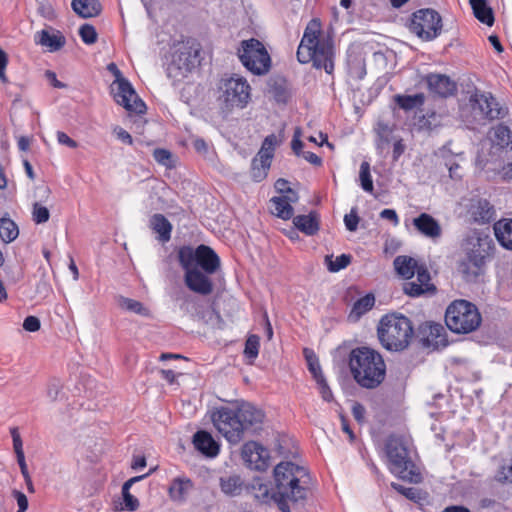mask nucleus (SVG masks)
Returning <instances> with one entry per match:
<instances>
[{"label":"nucleus","mask_w":512,"mask_h":512,"mask_svg":"<svg viewBox=\"0 0 512 512\" xmlns=\"http://www.w3.org/2000/svg\"><path fill=\"white\" fill-rule=\"evenodd\" d=\"M311 484L312 479L307 468L291 461H282L273 469L271 485L260 484L256 496L263 502L273 501L282 512H290L289 503L305 500Z\"/></svg>","instance_id":"obj_1"},{"label":"nucleus","mask_w":512,"mask_h":512,"mask_svg":"<svg viewBox=\"0 0 512 512\" xmlns=\"http://www.w3.org/2000/svg\"><path fill=\"white\" fill-rule=\"evenodd\" d=\"M296 57L299 63L312 62L317 69H324L332 74L334 70V40L325 35L319 18L311 19L304 29L303 36L297 48Z\"/></svg>","instance_id":"obj_2"},{"label":"nucleus","mask_w":512,"mask_h":512,"mask_svg":"<svg viewBox=\"0 0 512 512\" xmlns=\"http://www.w3.org/2000/svg\"><path fill=\"white\" fill-rule=\"evenodd\" d=\"M348 366L354 381L361 388L376 389L386 379L387 366L384 357L373 348L360 346L352 349L348 357Z\"/></svg>","instance_id":"obj_3"},{"label":"nucleus","mask_w":512,"mask_h":512,"mask_svg":"<svg viewBox=\"0 0 512 512\" xmlns=\"http://www.w3.org/2000/svg\"><path fill=\"white\" fill-rule=\"evenodd\" d=\"M414 335L411 320L401 313H388L381 317L377 336L380 344L388 351L405 350Z\"/></svg>","instance_id":"obj_4"},{"label":"nucleus","mask_w":512,"mask_h":512,"mask_svg":"<svg viewBox=\"0 0 512 512\" xmlns=\"http://www.w3.org/2000/svg\"><path fill=\"white\" fill-rule=\"evenodd\" d=\"M252 98V88L243 76L233 74L221 78L216 86V101L224 113L244 109Z\"/></svg>","instance_id":"obj_5"},{"label":"nucleus","mask_w":512,"mask_h":512,"mask_svg":"<svg viewBox=\"0 0 512 512\" xmlns=\"http://www.w3.org/2000/svg\"><path fill=\"white\" fill-rule=\"evenodd\" d=\"M389 471L410 483L422 482V475L410 457L406 441L399 436H390L385 443Z\"/></svg>","instance_id":"obj_6"},{"label":"nucleus","mask_w":512,"mask_h":512,"mask_svg":"<svg viewBox=\"0 0 512 512\" xmlns=\"http://www.w3.org/2000/svg\"><path fill=\"white\" fill-rule=\"evenodd\" d=\"M445 323L447 328L455 334H469L480 327L482 316L474 303L465 299H456L446 308Z\"/></svg>","instance_id":"obj_7"},{"label":"nucleus","mask_w":512,"mask_h":512,"mask_svg":"<svg viewBox=\"0 0 512 512\" xmlns=\"http://www.w3.org/2000/svg\"><path fill=\"white\" fill-rule=\"evenodd\" d=\"M237 55L242 65L254 75H265L271 68V57L264 44L258 39L243 40Z\"/></svg>","instance_id":"obj_8"},{"label":"nucleus","mask_w":512,"mask_h":512,"mask_svg":"<svg viewBox=\"0 0 512 512\" xmlns=\"http://www.w3.org/2000/svg\"><path fill=\"white\" fill-rule=\"evenodd\" d=\"M177 258L182 268L199 266L206 274H214L220 268V258L209 246L201 244L196 249L189 245L181 246Z\"/></svg>","instance_id":"obj_9"},{"label":"nucleus","mask_w":512,"mask_h":512,"mask_svg":"<svg viewBox=\"0 0 512 512\" xmlns=\"http://www.w3.org/2000/svg\"><path fill=\"white\" fill-rule=\"evenodd\" d=\"M107 70L115 77V81L111 85L115 102L129 112L143 114L146 110L145 103L138 97L130 82L122 76L117 65L114 62L109 63Z\"/></svg>","instance_id":"obj_10"},{"label":"nucleus","mask_w":512,"mask_h":512,"mask_svg":"<svg viewBox=\"0 0 512 512\" xmlns=\"http://www.w3.org/2000/svg\"><path fill=\"white\" fill-rule=\"evenodd\" d=\"M471 245L472 248L466 252L464 258L459 262L458 271L464 281L474 283L484 274L488 252L483 247L484 244L480 238H477Z\"/></svg>","instance_id":"obj_11"},{"label":"nucleus","mask_w":512,"mask_h":512,"mask_svg":"<svg viewBox=\"0 0 512 512\" xmlns=\"http://www.w3.org/2000/svg\"><path fill=\"white\" fill-rule=\"evenodd\" d=\"M409 28L422 40L431 41L441 33L442 18L433 9H420L412 14Z\"/></svg>","instance_id":"obj_12"},{"label":"nucleus","mask_w":512,"mask_h":512,"mask_svg":"<svg viewBox=\"0 0 512 512\" xmlns=\"http://www.w3.org/2000/svg\"><path fill=\"white\" fill-rule=\"evenodd\" d=\"M469 103L479 123L503 119L507 114V109L491 93L475 92L471 94Z\"/></svg>","instance_id":"obj_13"},{"label":"nucleus","mask_w":512,"mask_h":512,"mask_svg":"<svg viewBox=\"0 0 512 512\" xmlns=\"http://www.w3.org/2000/svg\"><path fill=\"white\" fill-rule=\"evenodd\" d=\"M212 421L219 433L230 443H238L242 439V424L238 420L235 409L230 407L217 408L212 413Z\"/></svg>","instance_id":"obj_14"},{"label":"nucleus","mask_w":512,"mask_h":512,"mask_svg":"<svg viewBox=\"0 0 512 512\" xmlns=\"http://www.w3.org/2000/svg\"><path fill=\"white\" fill-rule=\"evenodd\" d=\"M242 458L249 468L265 471L269 466L270 453L258 442L249 441L243 445Z\"/></svg>","instance_id":"obj_15"},{"label":"nucleus","mask_w":512,"mask_h":512,"mask_svg":"<svg viewBox=\"0 0 512 512\" xmlns=\"http://www.w3.org/2000/svg\"><path fill=\"white\" fill-rule=\"evenodd\" d=\"M436 286L431 282L430 273L425 265L420 266L415 281H408L403 284V291L410 297H420L424 294H434Z\"/></svg>","instance_id":"obj_16"},{"label":"nucleus","mask_w":512,"mask_h":512,"mask_svg":"<svg viewBox=\"0 0 512 512\" xmlns=\"http://www.w3.org/2000/svg\"><path fill=\"white\" fill-rule=\"evenodd\" d=\"M185 272V285L193 292L201 295H209L213 291V283L204 271L197 267L182 268Z\"/></svg>","instance_id":"obj_17"},{"label":"nucleus","mask_w":512,"mask_h":512,"mask_svg":"<svg viewBox=\"0 0 512 512\" xmlns=\"http://www.w3.org/2000/svg\"><path fill=\"white\" fill-rule=\"evenodd\" d=\"M419 335L423 343L434 348L445 347L448 344L445 328L435 322H424L419 326Z\"/></svg>","instance_id":"obj_18"},{"label":"nucleus","mask_w":512,"mask_h":512,"mask_svg":"<svg viewBox=\"0 0 512 512\" xmlns=\"http://www.w3.org/2000/svg\"><path fill=\"white\" fill-rule=\"evenodd\" d=\"M238 420L242 424V434L246 430H256L260 427L264 419L262 410L249 403H242L236 409Z\"/></svg>","instance_id":"obj_19"},{"label":"nucleus","mask_w":512,"mask_h":512,"mask_svg":"<svg viewBox=\"0 0 512 512\" xmlns=\"http://www.w3.org/2000/svg\"><path fill=\"white\" fill-rule=\"evenodd\" d=\"M413 226L423 236L436 240L442 235V227L440 223L430 214L421 213L413 219Z\"/></svg>","instance_id":"obj_20"},{"label":"nucleus","mask_w":512,"mask_h":512,"mask_svg":"<svg viewBox=\"0 0 512 512\" xmlns=\"http://www.w3.org/2000/svg\"><path fill=\"white\" fill-rule=\"evenodd\" d=\"M193 445L197 451L208 458H214L220 452L219 443L205 430H199L193 435Z\"/></svg>","instance_id":"obj_21"},{"label":"nucleus","mask_w":512,"mask_h":512,"mask_svg":"<svg viewBox=\"0 0 512 512\" xmlns=\"http://www.w3.org/2000/svg\"><path fill=\"white\" fill-rule=\"evenodd\" d=\"M430 92L448 97L456 92V84L446 75L430 74L426 78Z\"/></svg>","instance_id":"obj_22"},{"label":"nucleus","mask_w":512,"mask_h":512,"mask_svg":"<svg viewBox=\"0 0 512 512\" xmlns=\"http://www.w3.org/2000/svg\"><path fill=\"white\" fill-rule=\"evenodd\" d=\"M36 44L48 48L50 52L59 51L66 43V39L60 31L50 33L48 30L38 31L34 36Z\"/></svg>","instance_id":"obj_23"},{"label":"nucleus","mask_w":512,"mask_h":512,"mask_svg":"<svg viewBox=\"0 0 512 512\" xmlns=\"http://www.w3.org/2000/svg\"><path fill=\"white\" fill-rule=\"evenodd\" d=\"M149 227L157 234V239L160 242L167 243L170 241L173 226L163 214L156 213L152 215L149 220Z\"/></svg>","instance_id":"obj_24"},{"label":"nucleus","mask_w":512,"mask_h":512,"mask_svg":"<svg viewBox=\"0 0 512 512\" xmlns=\"http://www.w3.org/2000/svg\"><path fill=\"white\" fill-rule=\"evenodd\" d=\"M293 224L302 233L313 236L320 229L319 215L316 212H310L308 215H297L293 218Z\"/></svg>","instance_id":"obj_25"},{"label":"nucleus","mask_w":512,"mask_h":512,"mask_svg":"<svg viewBox=\"0 0 512 512\" xmlns=\"http://www.w3.org/2000/svg\"><path fill=\"white\" fill-rule=\"evenodd\" d=\"M149 475H150V472H148L144 475L132 477V478L128 479L126 482H124V484L122 485V490H121L123 502L121 503L120 510H126V511L138 510V508L140 506L139 500L130 493V488L132 487V485L134 483L146 478Z\"/></svg>","instance_id":"obj_26"},{"label":"nucleus","mask_w":512,"mask_h":512,"mask_svg":"<svg viewBox=\"0 0 512 512\" xmlns=\"http://www.w3.org/2000/svg\"><path fill=\"white\" fill-rule=\"evenodd\" d=\"M71 6L81 18L96 17L102 11V5L98 0H73Z\"/></svg>","instance_id":"obj_27"},{"label":"nucleus","mask_w":512,"mask_h":512,"mask_svg":"<svg viewBox=\"0 0 512 512\" xmlns=\"http://www.w3.org/2000/svg\"><path fill=\"white\" fill-rule=\"evenodd\" d=\"M393 264L397 273L407 280L417 274V271L420 268V265L414 258L406 255L397 256L394 259ZM422 265L423 264H421V266Z\"/></svg>","instance_id":"obj_28"},{"label":"nucleus","mask_w":512,"mask_h":512,"mask_svg":"<svg viewBox=\"0 0 512 512\" xmlns=\"http://www.w3.org/2000/svg\"><path fill=\"white\" fill-rule=\"evenodd\" d=\"M272 213L283 220H289L292 218L294 209L292 207V201L290 197H272L270 199Z\"/></svg>","instance_id":"obj_29"},{"label":"nucleus","mask_w":512,"mask_h":512,"mask_svg":"<svg viewBox=\"0 0 512 512\" xmlns=\"http://www.w3.org/2000/svg\"><path fill=\"white\" fill-rule=\"evenodd\" d=\"M494 232L499 243L512 250V219H503L494 224Z\"/></svg>","instance_id":"obj_30"},{"label":"nucleus","mask_w":512,"mask_h":512,"mask_svg":"<svg viewBox=\"0 0 512 512\" xmlns=\"http://www.w3.org/2000/svg\"><path fill=\"white\" fill-rule=\"evenodd\" d=\"M375 305V297L372 293L359 298L352 306L349 319L358 321L364 314L370 311Z\"/></svg>","instance_id":"obj_31"},{"label":"nucleus","mask_w":512,"mask_h":512,"mask_svg":"<svg viewBox=\"0 0 512 512\" xmlns=\"http://www.w3.org/2000/svg\"><path fill=\"white\" fill-rule=\"evenodd\" d=\"M470 5L477 20L487 26H492L494 24L493 11L488 6L486 0H470Z\"/></svg>","instance_id":"obj_32"},{"label":"nucleus","mask_w":512,"mask_h":512,"mask_svg":"<svg viewBox=\"0 0 512 512\" xmlns=\"http://www.w3.org/2000/svg\"><path fill=\"white\" fill-rule=\"evenodd\" d=\"M395 103L404 111H411L416 108H421L425 103V96L423 93L415 95H402L397 94L394 96Z\"/></svg>","instance_id":"obj_33"},{"label":"nucleus","mask_w":512,"mask_h":512,"mask_svg":"<svg viewBox=\"0 0 512 512\" xmlns=\"http://www.w3.org/2000/svg\"><path fill=\"white\" fill-rule=\"evenodd\" d=\"M220 487L226 495H239L243 489V480L237 474L226 475L220 478Z\"/></svg>","instance_id":"obj_34"},{"label":"nucleus","mask_w":512,"mask_h":512,"mask_svg":"<svg viewBox=\"0 0 512 512\" xmlns=\"http://www.w3.org/2000/svg\"><path fill=\"white\" fill-rule=\"evenodd\" d=\"M492 142L500 149H512L511 130L508 126L499 124L492 131Z\"/></svg>","instance_id":"obj_35"},{"label":"nucleus","mask_w":512,"mask_h":512,"mask_svg":"<svg viewBox=\"0 0 512 512\" xmlns=\"http://www.w3.org/2000/svg\"><path fill=\"white\" fill-rule=\"evenodd\" d=\"M494 208L487 200L478 201L477 205L472 210L473 218L478 223H489L494 218Z\"/></svg>","instance_id":"obj_36"},{"label":"nucleus","mask_w":512,"mask_h":512,"mask_svg":"<svg viewBox=\"0 0 512 512\" xmlns=\"http://www.w3.org/2000/svg\"><path fill=\"white\" fill-rule=\"evenodd\" d=\"M19 235L17 224L10 218H0V239L8 244L13 242Z\"/></svg>","instance_id":"obj_37"},{"label":"nucleus","mask_w":512,"mask_h":512,"mask_svg":"<svg viewBox=\"0 0 512 512\" xmlns=\"http://www.w3.org/2000/svg\"><path fill=\"white\" fill-rule=\"evenodd\" d=\"M280 142L281 141L278 139V137L275 134H270V135L266 136L264 138L261 148L258 151L256 156L263 159L264 162H266V161L272 162L276 147L280 144Z\"/></svg>","instance_id":"obj_38"},{"label":"nucleus","mask_w":512,"mask_h":512,"mask_svg":"<svg viewBox=\"0 0 512 512\" xmlns=\"http://www.w3.org/2000/svg\"><path fill=\"white\" fill-rule=\"evenodd\" d=\"M191 487L192 482L190 479L176 478L169 487V495L173 500H182Z\"/></svg>","instance_id":"obj_39"},{"label":"nucleus","mask_w":512,"mask_h":512,"mask_svg":"<svg viewBox=\"0 0 512 512\" xmlns=\"http://www.w3.org/2000/svg\"><path fill=\"white\" fill-rule=\"evenodd\" d=\"M270 166V161L264 162L263 159L259 158L258 156H255L251 163V177L253 181L261 182L262 180H264L268 175Z\"/></svg>","instance_id":"obj_40"},{"label":"nucleus","mask_w":512,"mask_h":512,"mask_svg":"<svg viewBox=\"0 0 512 512\" xmlns=\"http://www.w3.org/2000/svg\"><path fill=\"white\" fill-rule=\"evenodd\" d=\"M270 166V161L264 162L263 159L259 158L258 156H255L251 163V177L253 181L261 182L262 180H264L268 175Z\"/></svg>","instance_id":"obj_41"},{"label":"nucleus","mask_w":512,"mask_h":512,"mask_svg":"<svg viewBox=\"0 0 512 512\" xmlns=\"http://www.w3.org/2000/svg\"><path fill=\"white\" fill-rule=\"evenodd\" d=\"M391 487L397 491L399 494L403 495L407 499L419 503L423 499H425V493L422 492V490L413 488V487H404L401 484H398L396 482L391 483Z\"/></svg>","instance_id":"obj_42"},{"label":"nucleus","mask_w":512,"mask_h":512,"mask_svg":"<svg viewBox=\"0 0 512 512\" xmlns=\"http://www.w3.org/2000/svg\"><path fill=\"white\" fill-rule=\"evenodd\" d=\"M351 262V256L348 254H341L337 256L335 260H333L332 255H327L325 257V263L327 264V268L330 272H338L344 268H346Z\"/></svg>","instance_id":"obj_43"},{"label":"nucleus","mask_w":512,"mask_h":512,"mask_svg":"<svg viewBox=\"0 0 512 512\" xmlns=\"http://www.w3.org/2000/svg\"><path fill=\"white\" fill-rule=\"evenodd\" d=\"M359 179L362 189L371 193L374 189V186L370 171V164L367 161H363L360 165Z\"/></svg>","instance_id":"obj_44"},{"label":"nucleus","mask_w":512,"mask_h":512,"mask_svg":"<svg viewBox=\"0 0 512 512\" xmlns=\"http://www.w3.org/2000/svg\"><path fill=\"white\" fill-rule=\"evenodd\" d=\"M394 128L386 123H379L376 129L378 143L377 146L379 148H383L385 145H388L393 138Z\"/></svg>","instance_id":"obj_45"},{"label":"nucleus","mask_w":512,"mask_h":512,"mask_svg":"<svg viewBox=\"0 0 512 512\" xmlns=\"http://www.w3.org/2000/svg\"><path fill=\"white\" fill-rule=\"evenodd\" d=\"M79 36L81 40L87 45H92L96 43L98 39V33L95 27L88 23H85L80 26Z\"/></svg>","instance_id":"obj_46"},{"label":"nucleus","mask_w":512,"mask_h":512,"mask_svg":"<svg viewBox=\"0 0 512 512\" xmlns=\"http://www.w3.org/2000/svg\"><path fill=\"white\" fill-rule=\"evenodd\" d=\"M260 338L257 335H250L244 348V355L249 359H255L259 354Z\"/></svg>","instance_id":"obj_47"},{"label":"nucleus","mask_w":512,"mask_h":512,"mask_svg":"<svg viewBox=\"0 0 512 512\" xmlns=\"http://www.w3.org/2000/svg\"><path fill=\"white\" fill-rule=\"evenodd\" d=\"M275 189L282 194L283 197H290L292 202H297L299 199L297 192L289 186V182L285 179H278L275 182Z\"/></svg>","instance_id":"obj_48"},{"label":"nucleus","mask_w":512,"mask_h":512,"mask_svg":"<svg viewBox=\"0 0 512 512\" xmlns=\"http://www.w3.org/2000/svg\"><path fill=\"white\" fill-rule=\"evenodd\" d=\"M153 157L157 163L160 165H163L167 168H172L173 162H172V153L164 148H156L153 151Z\"/></svg>","instance_id":"obj_49"},{"label":"nucleus","mask_w":512,"mask_h":512,"mask_svg":"<svg viewBox=\"0 0 512 512\" xmlns=\"http://www.w3.org/2000/svg\"><path fill=\"white\" fill-rule=\"evenodd\" d=\"M50 218V212L48 208L42 206L39 203H34L32 209V219L36 224L46 223Z\"/></svg>","instance_id":"obj_50"},{"label":"nucleus","mask_w":512,"mask_h":512,"mask_svg":"<svg viewBox=\"0 0 512 512\" xmlns=\"http://www.w3.org/2000/svg\"><path fill=\"white\" fill-rule=\"evenodd\" d=\"M123 307L128 311L134 312L138 315L149 316V309L143 306V304L137 300L125 298L123 300Z\"/></svg>","instance_id":"obj_51"},{"label":"nucleus","mask_w":512,"mask_h":512,"mask_svg":"<svg viewBox=\"0 0 512 512\" xmlns=\"http://www.w3.org/2000/svg\"><path fill=\"white\" fill-rule=\"evenodd\" d=\"M10 434L13 441V449L16 457L25 456L23 451V441L17 427L10 428Z\"/></svg>","instance_id":"obj_52"},{"label":"nucleus","mask_w":512,"mask_h":512,"mask_svg":"<svg viewBox=\"0 0 512 512\" xmlns=\"http://www.w3.org/2000/svg\"><path fill=\"white\" fill-rule=\"evenodd\" d=\"M317 382L319 392L321 394V397L326 402H332L334 397L333 393L327 384V381L325 378H320Z\"/></svg>","instance_id":"obj_53"},{"label":"nucleus","mask_w":512,"mask_h":512,"mask_svg":"<svg viewBox=\"0 0 512 512\" xmlns=\"http://www.w3.org/2000/svg\"><path fill=\"white\" fill-rule=\"evenodd\" d=\"M300 137H301V131L299 128H297L294 132V136L291 141V148L297 156H302V153H304V151H303L304 144L301 141Z\"/></svg>","instance_id":"obj_54"},{"label":"nucleus","mask_w":512,"mask_h":512,"mask_svg":"<svg viewBox=\"0 0 512 512\" xmlns=\"http://www.w3.org/2000/svg\"><path fill=\"white\" fill-rule=\"evenodd\" d=\"M8 65V55L0 48V81L4 84L8 83V77L6 75V68Z\"/></svg>","instance_id":"obj_55"},{"label":"nucleus","mask_w":512,"mask_h":512,"mask_svg":"<svg viewBox=\"0 0 512 512\" xmlns=\"http://www.w3.org/2000/svg\"><path fill=\"white\" fill-rule=\"evenodd\" d=\"M40 327V320L36 316H27L23 321V328L28 332H36Z\"/></svg>","instance_id":"obj_56"},{"label":"nucleus","mask_w":512,"mask_h":512,"mask_svg":"<svg viewBox=\"0 0 512 512\" xmlns=\"http://www.w3.org/2000/svg\"><path fill=\"white\" fill-rule=\"evenodd\" d=\"M307 360H308L309 371L312 373L315 381H318L320 378H325L321 371V367L318 363V360L312 359L308 356H307Z\"/></svg>","instance_id":"obj_57"},{"label":"nucleus","mask_w":512,"mask_h":512,"mask_svg":"<svg viewBox=\"0 0 512 512\" xmlns=\"http://www.w3.org/2000/svg\"><path fill=\"white\" fill-rule=\"evenodd\" d=\"M365 414V407L359 402H354L352 405V415L354 419L361 424L365 421Z\"/></svg>","instance_id":"obj_58"},{"label":"nucleus","mask_w":512,"mask_h":512,"mask_svg":"<svg viewBox=\"0 0 512 512\" xmlns=\"http://www.w3.org/2000/svg\"><path fill=\"white\" fill-rule=\"evenodd\" d=\"M344 223L349 231H355L358 227L359 217L355 212H351L350 214L345 215Z\"/></svg>","instance_id":"obj_59"},{"label":"nucleus","mask_w":512,"mask_h":512,"mask_svg":"<svg viewBox=\"0 0 512 512\" xmlns=\"http://www.w3.org/2000/svg\"><path fill=\"white\" fill-rule=\"evenodd\" d=\"M13 494L18 504V512H25L28 508V499L26 495L17 490H15Z\"/></svg>","instance_id":"obj_60"},{"label":"nucleus","mask_w":512,"mask_h":512,"mask_svg":"<svg viewBox=\"0 0 512 512\" xmlns=\"http://www.w3.org/2000/svg\"><path fill=\"white\" fill-rule=\"evenodd\" d=\"M114 133L117 136V138L120 141H122L123 143L128 144V145H132L133 144L132 136L130 135L129 132H127L122 127H115L114 128Z\"/></svg>","instance_id":"obj_61"},{"label":"nucleus","mask_w":512,"mask_h":512,"mask_svg":"<svg viewBox=\"0 0 512 512\" xmlns=\"http://www.w3.org/2000/svg\"><path fill=\"white\" fill-rule=\"evenodd\" d=\"M405 144L402 138L394 139L393 143V160L397 161L405 151Z\"/></svg>","instance_id":"obj_62"},{"label":"nucleus","mask_w":512,"mask_h":512,"mask_svg":"<svg viewBox=\"0 0 512 512\" xmlns=\"http://www.w3.org/2000/svg\"><path fill=\"white\" fill-rule=\"evenodd\" d=\"M57 140L60 144L66 145L70 148H77L78 144L75 140L69 137L65 132H57Z\"/></svg>","instance_id":"obj_63"},{"label":"nucleus","mask_w":512,"mask_h":512,"mask_svg":"<svg viewBox=\"0 0 512 512\" xmlns=\"http://www.w3.org/2000/svg\"><path fill=\"white\" fill-rule=\"evenodd\" d=\"M302 157L314 166H317V167L322 166V163H323L322 158L319 157L314 152L306 151V152L302 153Z\"/></svg>","instance_id":"obj_64"}]
</instances>
